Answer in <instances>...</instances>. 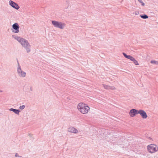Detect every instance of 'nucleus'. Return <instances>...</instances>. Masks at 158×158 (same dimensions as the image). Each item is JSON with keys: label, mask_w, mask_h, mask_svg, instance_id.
Wrapping results in <instances>:
<instances>
[{"label": "nucleus", "mask_w": 158, "mask_h": 158, "mask_svg": "<svg viewBox=\"0 0 158 158\" xmlns=\"http://www.w3.org/2000/svg\"><path fill=\"white\" fill-rule=\"evenodd\" d=\"M13 38L18 41L22 45L26 51L27 53H29L31 51V45L27 40L23 38L16 36L15 35H12Z\"/></svg>", "instance_id": "obj_1"}, {"label": "nucleus", "mask_w": 158, "mask_h": 158, "mask_svg": "<svg viewBox=\"0 0 158 158\" xmlns=\"http://www.w3.org/2000/svg\"><path fill=\"white\" fill-rule=\"evenodd\" d=\"M78 110L83 114L88 112L89 107L83 103H79L77 106Z\"/></svg>", "instance_id": "obj_2"}, {"label": "nucleus", "mask_w": 158, "mask_h": 158, "mask_svg": "<svg viewBox=\"0 0 158 158\" xmlns=\"http://www.w3.org/2000/svg\"><path fill=\"white\" fill-rule=\"evenodd\" d=\"M148 150L151 153H154L158 151V147L157 145L152 144L148 145L147 147Z\"/></svg>", "instance_id": "obj_3"}, {"label": "nucleus", "mask_w": 158, "mask_h": 158, "mask_svg": "<svg viewBox=\"0 0 158 158\" xmlns=\"http://www.w3.org/2000/svg\"><path fill=\"white\" fill-rule=\"evenodd\" d=\"M52 23L55 27L59 28L61 29H63L65 26V24L64 23L60 22L52 21Z\"/></svg>", "instance_id": "obj_4"}, {"label": "nucleus", "mask_w": 158, "mask_h": 158, "mask_svg": "<svg viewBox=\"0 0 158 158\" xmlns=\"http://www.w3.org/2000/svg\"><path fill=\"white\" fill-rule=\"evenodd\" d=\"M17 72L19 76L20 77H24L26 76V73L23 71L21 69L19 62L18 61Z\"/></svg>", "instance_id": "obj_5"}, {"label": "nucleus", "mask_w": 158, "mask_h": 158, "mask_svg": "<svg viewBox=\"0 0 158 158\" xmlns=\"http://www.w3.org/2000/svg\"><path fill=\"white\" fill-rule=\"evenodd\" d=\"M9 4L12 7L17 10H18L19 8V6L17 4L11 0H10L9 1Z\"/></svg>", "instance_id": "obj_6"}, {"label": "nucleus", "mask_w": 158, "mask_h": 158, "mask_svg": "<svg viewBox=\"0 0 158 158\" xmlns=\"http://www.w3.org/2000/svg\"><path fill=\"white\" fill-rule=\"evenodd\" d=\"M139 110L135 109H132L129 112V114L131 117H133L135 116L136 114H138Z\"/></svg>", "instance_id": "obj_7"}, {"label": "nucleus", "mask_w": 158, "mask_h": 158, "mask_svg": "<svg viewBox=\"0 0 158 158\" xmlns=\"http://www.w3.org/2000/svg\"><path fill=\"white\" fill-rule=\"evenodd\" d=\"M12 28L15 30L13 31L15 33H18L19 32V26L17 23H15L12 25Z\"/></svg>", "instance_id": "obj_8"}, {"label": "nucleus", "mask_w": 158, "mask_h": 158, "mask_svg": "<svg viewBox=\"0 0 158 158\" xmlns=\"http://www.w3.org/2000/svg\"><path fill=\"white\" fill-rule=\"evenodd\" d=\"M138 114H140V115L143 118L145 119L147 117V115L145 111L144 110H139Z\"/></svg>", "instance_id": "obj_9"}, {"label": "nucleus", "mask_w": 158, "mask_h": 158, "mask_svg": "<svg viewBox=\"0 0 158 158\" xmlns=\"http://www.w3.org/2000/svg\"><path fill=\"white\" fill-rule=\"evenodd\" d=\"M123 54L126 58L130 59L134 63V62H135V61L136 60L133 57L130 55H127L124 52H123Z\"/></svg>", "instance_id": "obj_10"}, {"label": "nucleus", "mask_w": 158, "mask_h": 158, "mask_svg": "<svg viewBox=\"0 0 158 158\" xmlns=\"http://www.w3.org/2000/svg\"><path fill=\"white\" fill-rule=\"evenodd\" d=\"M68 131L71 133H77L78 131L75 128L73 127H70L68 129Z\"/></svg>", "instance_id": "obj_11"}, {"label": "nucleus", "mask_w": 158, "mask_h": 158, "mask_svg": "<svg viewBox=\"0 0 158 158\" xmlns=\"http://www.w3.org/2000/svg\"><path fill=\"white\" fill-rule=\"evenodd\" d=\"M102 86L106 89H115V88L113 86H109L103 84Z\"/></svg>", "instance_id": "obj_12"}, {"label": "nucleus", "mask_w": 158, "mask_h": 158, "mask_svg": "<svg viewBox=\"0 0 158 158\" xmlns=\"http://www.w3.org/2000/svg\"><path fill=\"white\" fill-rule=\"evenodd\" d=\"M9 110L10 111L13 112L17 114H19V113L20 112V110H18L12 108L10 109Z\"/></svg>", "instance_id": "obj_13"}, {"label": "nucleus", "mask_w": 158, "mask_h": 158, "mask_svg": "<svg viewBox=\"0 0 158 158\" xmlns=\"http://www.w3.org/2000/svg\"><path fill=\"white\" fill-rule=\"evenodd\" d=\"M150 62L153 64L158 65V61L156 60H152Z\"/></svg>", "instance_id": "obj_14"}, {"label": "nucleus", "mask_w": 158, "mask_h": 158, "mask_svg": "<svg viewBox=\"0 0 158 158\" xmlns=\"http://www.w3.org/2000/svg\"><path fill=\"white\" fill-rule=\"evenodd\" d=\"M140 16L141 18L143 19H146L148 18V16L145 15H141Z\"/></svg>", "instance_id": "obj_15"}, {"label": "nucleus", "mask_w": 158, "mask_h": 158, "mask_svg": "<svg viewBox=\"0 0 158 158\" xmlns=\"http://www.w3.org/2000/svg\"><path fill=\"white\" fill-rule=\"evenodd\" d=\"M139 2L141 4V5L142 6H144L145 5V4L144 3H143L142 1V0H138Z\"/></svg>", "instance_id": "obj_16"}, {"label": "nucleus", "mask_w": 158, "mask_h": 158, "mask_svg": "<svg viewBox=\"0 0 158 158\" xmlns=\"http://www.w3.org/2000/svg\"><path fill=\"white\" fill-rule=\"evenodd\" d=\"M25 107V106L23 105H22V106H20L19 107V108L21 110H22L24 109Z\"/></svg>", "instance_id": "obj_17"}, {"label": "nucleus", "mask_w": 158, "mask_h": 158, "mask_svg": "<svg viewBox=\"0 0 158 158\" xmlns=\"http://www.w3.org/2000/svg\"><path fill=\"white\" fill-rule=\"evenodd\" d=\"M134 64L135 65H139V64H138V61L137 60H136L135 61V62H134Z\"/></svg>", "instance_id": "obj_18"}, {"label": "nucleus", "mask_w": 158, "mask_h": 158, "mask_svg": "<svg viewBox=\"0 0 158 158\" xmlns=\"http://www.w3.org/2000/svg\"><path fill=\"white\" fill-rule=\"evenodd\" d=\"M135 15H138L139 13L138 11H136L135 12Z\"/></svg>", "instance_id": "obj_19"}, {"label": "nucleus", "mask_w": 158, "mask_h": 158, "mask_svg": "<svg viewBox=\"0 0 158 158\" xmlns=\"http://www.w3.org/2000/svg\"><path fill=\"white\" fill-rule=\"evenodd\" d=\"M0 92H2V91L1 90V91H0Z\"/></svg>", "instance_id": "obj_20"}]
</instances>
